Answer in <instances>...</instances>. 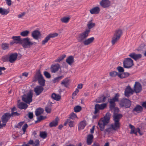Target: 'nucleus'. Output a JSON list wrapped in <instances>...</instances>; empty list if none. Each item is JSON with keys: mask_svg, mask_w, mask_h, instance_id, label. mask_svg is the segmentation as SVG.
<instances>
[{"mask_svg": "<svg viewBox=\"0 0 146 146\" xmlns=\"http://www.w3.org/2000/svg\"><path fill=\"white\" fill-rule=\"evenodd\" d=\"M40 135L41 137L45 139L47 137V134L45 131H42L40 132Z\"/></svg>", "mask_w": 146, "mask_h": 146, "instance_id": "obj_40", "label": "nucleus"}, {"mask_svg": "<svg viewBox=\"0 0 146 146\" xmlns=\"http://www.w3.org/2000/svg\"><path fill=\"white\" fill-rule=\"evenodd\" d=\"M129 75L130 74L129 73L124 72L122 73H119L118 75V77L121 79L125 78L129 76Z\"/></svg>", "mask_w": 146, "mask_h": 146, "instance_id": "obj_26", "label": "nucleus"}, {"mask_svg": "<svg viewBox=\"0 0 146 146\" xmlns=\"http://www.w3.org/2000/svg\"><path fill=\"white\" fill-rule=\"evenodd\" d=\"M31 35L32 36H39L41 35L39 31L35 30L32 32Z\"/></svg>", "mask_w": 146, "mask_h": 146, "instance_id": "obj_33", "label": "nucleus"}, {"mask_svg": "<svg viewBox=\"0 0 146 146\" xmlns=\"http://www.w3.org/2000/svg\"><path fill=\"white\" fill-rule=\"evenodd\" d=\"M52 37H46L45 39L42 41V44H45V43L47 42L48 40L50 39V38Z\"/></svg>", "mask_w": 146, "mask_h": 146, "instance_id": "obj_49", "label": "nucleus"}, {"mask_svg": "<svg viewBox=\"0 0 146 146\" xmlns=\"http://www.w3.org/2000/svg\"><path fill=\"white\" fill-rule=\"evenodd\" d=\"M133 65V61L130 58H126L123 62V66L125 68H130Z\"/></svg>", "mask_w": 146, "mask_h": 146, "instance_id": "obj_5", "label": "nucleus"}, {"mask_svg": "<svg viewBox=\"0 0 146 146\" xmlns=\"http://www.w3.org/2000/svg\"><path fill=\"white\" fill-rule=\"evenodd\" d=\"M69 19V17H64L61 19V21L62 22L66 23L68 22Z\"/></svg>", "mask_w": 146, "mask_h": 146, "instance_id": "obj_41", "label": "nucleus"}, {"mask_svg": "<svg viewBox=\"0 0 146 146\" xmlns=\"http://www.w3.org/2000/svg\"><path fill=\"white\" fill-rule=\"evenodd\" d=\"M116 102L113 98L110 99L109 101L110 103V109H112V108H114L115 104V102Z\"/></svg>", "mask_w": 146, "mask_h": 146, "instance_id": "obj_32", "label": "nucleus"}, {"mask_svg": "<svg viewBox=\"0 0 146 146\" xmlns=\"http://www.w3.org/2000/svg\"><path fill=\"white\" fill-rule=\"evenodd\" d=\"M64 77V76L62 75L54 78L52 80L53 83H55L56 82H58Z\"/></svg>", "mask_w": 146, "mask_h": 146, "instance_id": "obj_34", "label": "nucleus"}, {"mask_svg": "<svg viewBox=\"0 0 146 146\" xmlns=\"http://www.w3.org/2000/svg\"><path fill=\"white\" fill-rule=\"evenodd\" d=\"M112 129L113 130H114V129L113 128L112 126H111V125L110 127H109V128H107L106 129H104V132L105 133H106V132H108L109 133H110L111 131L110 129Z\"/></svg>", "mask_w": 146, "mask_h": 146, "instance_id": "obj_51", "label": "nucleus"}, {"mask_svg": "<svg viewBox=\"0 0 146 146\" xmlns=\"http://www.w3.org/2000/svg\"><path fill=\"white\" fill-rule=\"evenodd\" d=\"M46 118V116H43V115H40L39 117H37V119L38 120V121L40 122L42 120Z\"/></svg>", "mask_w": 146, "mask_h": 146, "instance_id": "obj_53", "label": "nucleus"}, {"mask_svg": "<svg viewBox=\"0 0 146 146\" xmlns=\"http://www.w3.org/2000/svg\"><path fill=\"white\" fill-rule=\"evenodd\" d=\"M111 116L109 112H107L104 118H102L98 122V125L101 131H103L104 129V127L109 122Z\"/></svg>", "mask_w": 146, "mask_h": 146, "instance_id": "obj_2", "label": "nucleus"}, {"mask_svg": "<svg viewBox=\"0 0 146 146\" xmlns=\"http://www.w3.org/2000/svg\"><path fill=\"white\" fill-rule=\"evenodd\" d=\"M17 106L20 109L25 110L27 108L28 105L24 102H21L18 104Z\"/></svg>", "mask_w": 146, "mask_h": 146, "instance_id": "obj_21", "label": "nucleus"}, {"mask_svg": "<svg viewBox=\"0 0 146 146\" xmlns=\"http://www.w3.org/2000/svg\"><path fill=\"white\" fill-rule=\"evenodd\" d=\"M134 91L137 93L140 92L142 90V87L141 84L139 82H136L134 86Z\"/></svg>", "mask_w": 146, "mask_h": 146, "instance_id": "obj_13", "label": "nucleus"}, {"mask_svg": "<svg viewBox=\"0 0 146 146\" xmlns=\"http://www.w3.org/2000/svg\"><path fill=\"white\" fill-rule=\"evenodd\" d=\"M37 81H38V83L40 85V86H41L43 87L45 86L46 81L44 78L43 76L41 78L38 80Z\"/></svg>", "mask_w": 146, "mask_h": 146, "instance_id": "obj_30", "label": "nucleus"}, {"mask_svg": "<svg viewBox=\"0 0 146 146\" xmlns=\"http://www.w3.org/2000/svg\"><path fill=\"white\" fill-rule=\"evenodd\" d=\"M9 44L7 43L2 44L1 45V48L3 50H6L9 48Z\"/></svg>", "mask_w": 146, "mask_h": 146, "instance_id": "obj_37", "label": "nucleus"}, {"mask_svg": "<svg viewBox=\"0 0 146 146\" xmlns=\"http://www.w3.org/2000/svg\"><path fill=\"white\" fill-rule=\"evenodd\" d=\"M95 25L94 23H92L90 21L88 22L87 25L88 29L86 30L85 32L82 33L81 35L80 36H87L90 31V29L93 27Z\"/></svg>", "mask_w": 146, "mask_h": 146, "instance_id": "obj_7", "label": "nucleus"}, {"mask_svg": "<svg viewBox=\"0 0 146 146\" xmlns=\"http://www.w3.org/2000/svg\"><path fill=\"white\" fill-rule=\"evenodd\" d=\"M44 88L43 86H37L34 88V91L36 95H39L43 91Z\"/></svg>", "mask_w": 146, "mask_h": 146, "instance_id": "obj_12", "label": "nucleus"}, {"mask_svg": "<svg viewBox=\"0 0 146 146\" xmlns=\"http://www.w3.org/2000/svg\"><path fill=\"white\" fill-rule=\"evenodd\" d=\"M119 93L115 94V96L113 98L115 101L118 102L119 101Z\"/></svg>", "mask_w": 146, "mask_h": 146, "instance_id": "obj_52", "label": "nucleus"}, {"mask_svg": "<svg viewBox=\"0 0 146 146\" xmlns=\"http://www.w3.org/2000/svg\"><path fill=\"white\" fill-rule=\"evenodd\" d=\"M66 62L69 65H71L74 62L73 57L72 56H70L66 59Z\"/></svg>", "mask_w": 146, "mask_h": 146, "instance_id": "obj_31", "label": "nucleus"}, {"mask_svg": "<svg viewBox=\"0 0 146 146\" xmlns=\"http://www.w3.org/2000/svg\"><path fill=\"white\" fill-rule=\"evenodd\" d=\"M28 127V125L27 123L25 124L22 127V129L23 131V134H25L26 129Z\"/></svg>", "mask_w": 146, "mask_h": 146, "instance_id": "obj_54", "label": "nucleus"}, {"mask_svg": "<svg viewBox=\"0 0 146 146\" xmlns=\"http://www.w3.org/2000/svg\"><path fill=\"white\" fill-rule=\"evenodd\" d=\"M7 4L9 6H10L11 4V0H5Z\"/></svg>", "mask_w": 146, "mask_h": 146, "instance_id": "obj_63", "label": "nucleus"}, {"mask_svg": "<svg viewBox=\"0 0 146 146\" xmlns=\"http://www.w3.org/2000/svg\"><path fill=\"white\" fill-rule=\"evenodd\" d=\"M134 91L129 86H127L125 90V95L127 98L130 97V94H132Z\"/></svg>", "mask_w": 146, "mask_h": 146, "instance_id": "obj_11", "label": "nucleus"}, {"mask_svg": "<svg viewBox=\"0 0 146 146\" xmlns=\"http://www.w3.org/2000/svg\"><path fill=\"white\" fill-rule=\"evenodd\" d=\"M43 76L41 73L40 70H37L34 75L33 79V82H36L39 79L41 78Z\"/></svg>", "mask_w": 146, "mask_h": 146, "instance_id": "obj_10", "label": "nucleus"}, {"mask_svg": "<svg viewBox=\"0 0 146 146\" xmlns=\"http://www.w3.org/2000/svg\"><path fill=\"white\" fill-rule=\"evenodd\" d=\"M131 104V101L125 98L121 100L119 103V105L121 107H125V108H129Z\"/></svg>", "mask_w": 146, "mask_h": 146, "instance_id": "obj_6", "label": "nucleus"}, {"mask_svg": "<svg viewBox=\"0 0 146 146\" xmlns=\"http://www.w3.org/2000/svg\"><path fill=\"white\" fill-rule=\"evenodd\" d=\"M103 98H102V100H100L99 101H97L96 103H100L102 102H105L106 100V99L107 98V97L106 96H103Z\"/></svg>", "mask_w": 146, "mask_h": 146, "instance_id": "obj_58", "label": "nucleus"}, {"mask_svg": "<svg viewBox=\"0 0 146 146\" xmlns=\"http://www.w3.org/2000/svg\"><path fill=\"white\" fill-rule=\"evenodd\" d=\"M51 97L52 99L56 101H59L61 98L60 95L56 94L55 93H53L52 94Z\"/></svg>", "mask_w": 146, "mask_h": 146, "instance_id": "obj_29", "label": "nucleus"}, {"mask_svg": "<svg viewBox=\"0 0 146 146\" xmlns=\"http://www.w3.org/2000/svg\"><path fill=\"white\" fill-rule=\"evenodd\" d=\"M11 117L10 113L8 112L5 113L1 117V121L3 123H6Z\"/></svg>", "mask_w": 146, "mask_h": 146, "instance_id": "obj_9", "label": "nucleus"}, {"mask_svg": "<svg viewBox=\"0 0 146 146\" xmlns=\"http://www.w3.org/2000/svg\"><path fill=\"white\" fill-rule=\"evenodd\" d=\"M21 37H12L14 42L12 44L15 43L21 44L24 48H30L33 45H35L36 43L35 42H32L30 38L28 37L22 39Z\"/></svg>", "mask_w": 146, "mask_h": 146, "instance_id": "obj_1", "label": "nucleus"}, {"mask_svg": "<svg viewBox=\"0 0 146 146\" xmlns=\"http://www.w3.org/2000/svg\"><path fill=\"white\" fill-rule=\"evenodd\" d=\"M69 80L68 78H66L61 82V84L64 85V87L67 88L69 85Z\"/></svg>", "mask_w": 146, "mask_h": 146, "instance_id": "obj_27", "label": "nucleus"}, {"mask_svg": "<svg viewBox=\"0 0 146 146\" xmlns=\"http://www.w3.org/2000/svg\"><path fill=\"white\" fill-rule=\"evenodd\" d=\"M24 123V121L21 122L18 124L17 125L19 127H20V128L23 125Z\"/></svg>", "mask_w": 146, "mask_h": 146, "instance_id": "obj_64", "label": "nucleus"}, {"mask_svg": "<svg viewBox=\"0 0 146 146\" xmlns=\"http://www.w3.org/2000/svg\"><path fill=\"white\" fill-rule=\"evenodd\" d=\"M94 139V136L92 134H89L87 137L86 143L88 145H90L91 144Z\"/></svg>", "mask_w": 146, "mask_h": 146, "instance_id": "obj_20", "label": "nucleus"}, {"mask_svg": "<svg viewBox=\"0 0 146 146\" xmlns=\"http://www.w3.org/2000/svg\"><path fill=\"white\" fill-rule=\"evenodd\" d=\"M66 57V55L65 54H62L60 57H58L55 60V62H60L61 60H63Z\"/></svg>", "mask_w": 146, "mask_h": 146, "instance_id": "obj_39", "label": "nucleus"}, {"mask_svg": "<svg viewBox=\"0 0 146 146\" xmlns=\"http://www.w3.org/2000/svg\"><path fill=\"white\" fill-rule=\"evenodd\" d=\"M94 38V37H91L87 39H85V41L84 43V45H88L92 43Z\"/></svg>", "mask_w": 146, "mask_h": 146, "instance_id": "obj_23", "label": "nucleus"}, {"mask_svg": "<svg viewBox=\"0 0 146 146\" xmlns=\"http://www.w3.org/2000/svg\"><path fill=\"white\" fill-rule=\"evenodd\" d=\"M86 37H78L77 39L78 41L80 42H82L84 44L85 38Z\"/></svg>", "mask_w": 146, "mask_h": 146, "instance_id": "obj_43", "label": "nucleus"}, {"mask_svg": "<svg viewBox=\"0 0 146 146\" xmlns=\"http://www.w3.org/2000/svg\"><path fill=\"white\" fill-rule=\"evenodd\" d=\"M44 75L47 78H50L51 77V75L50 73L46 71H44L43 72Z\"/></svg>", "mask_w": 146, "mask_h": 146, "instance_id": "obj_44", "label": "nucleus"}, {"mask_svg": "<svg viewBox=\"0 0 146 146\" xmlns=\"http://www.w3.org/2000/svg\"><path fill=\"white\" fill-rule=\"evenodd\" d=\"M44 111V109L40 107L37 108L35 111V115L38 117L43 113Z\"/></svg>", "mask_w": 146, "mask_h": 146, "instance_id": "obj_22", "label": "nucleus"}, {"mask_svg": "<svg viewBox=\"0 0 146 146\" xmlns=\"http://www.w3.org/2000/svg\"><path fill=\"white\" fill-rule=\"evenodd\" d=\"M82 110V107L79 106H77L74 108V110L75 112H78Z\"/></svg>", "mask_w": 146, "mask_h": 146, "instance_id": "obj_42", "label": "nucleus"}, {"mask_svg": "<svg viewBox=\"0 0 146 146\" xmlns=\"http://www.w3.org/2000/svg\"><path fill=\"white\" fill-rule=\"evenodd\" d=\"M111 111L114 110V112L113 113H118L119 111V109L118 108L115 107L114 106V108H112V109H110Z\"/></svg>", "mask_w": 146, "mask_h": 146, "instance_id": "obj_55", "label": "nucleus"}, {"mask_svg": "<svg viewBox=\"0 0 146 146\" xmlns=\"http://www.w3.org/2000/svg\"><path fill=\"white\" fill-rule=\"evenodd\" d=\"M45 111L47 113H50L51 112V110L50 108L46 107L45 108Z\"/></svg>", "mask_w": 146, "mask_h": 146, "instance_id": "obj_60", "label": "nucleus"}, {"mask_svg": "<svg viewBox=\"0 0 146 146\" xmlns=\"http://www.w3.org/2000/svg\"><path fill=\"white\" fill-rule=\"evenodd\" d=\"M100 11L99 7H96L91 9L90 10V13L92 14H97L99 13Z\"/></svg>", "mask_w": 146, "mask_h": 146, "instance_id": "obj_25", "label": "nucleus"}, {"mask_svg": "<svg viewBox=\"0 0 146 146\" xmlns=\"http://www.w3.org/2000/svg\"><path fill=\"white\" fill-rule=\"evenodd\" d=\"M143 111L142 107L139 105L137 104L135 108L132 110V112L135 111L137 113H139L142 112Z\"/></svg>", "mask_w": 146, "mask_h": 146, "instance_id": "obj_19", "label": "nucleus"}, {"mask_svg": "<svg viewBox=\"0 0 146 146\" xmlns=\"http://www.w3.org/2000/svg\"><path fill=\"white\" fill-rule=\"evenodd\" d=\"M27 115H28L29 118L30 119H32L33 117V112H29Z\"/></svg>", "mask_w": 146, "mask_h": 146, "instance_id": "obj_56", "label": "nucleus"}, {"mask_svg": "<svg viewBox=\"0 0 146 146\" xmlns=\"http://www.w3.org/2000/svg\"><path fill=\"white\" fill-rule=\"evenodd\" d=\"M123 33L122 31L120 29L117 30L114 34V36H121Z\"/></svg>", "mask_w": 146, "mask_h": 146, "instance_id": "obj_36", "label": "nucleus"}, {"mask_svg": "<svg viewBox=\"0 0 146 146\" xmlns=\"http://www.w3.org/2000/svg\"><path fill=\"white\" fill-rule=\"evenodd\" d=\"M74 121H70L69 122V123H68V125H69V126L70 127H72L74 126Z\"/></svg>", "mask_w": 146, "mask_h": 146, "instance_id": "obj_62", "label": "nucleus"}, {"mask_svg": "<svg viewBox=\"0 0 146 146\" xmlns=\"http://www.w3.org/2000/svg\"><path fill=\"white\" fill-rule=\"evenodd\" d=\"M60 68V66L58 64H56L54 65H52L50 68L51 72L52 73H56L58 70Z\"/></svg>", "mask_w": 146, "mask_h": 146, "instance_id": "obj_16", "label": "nucleus"}, {"mask_svg": "<svg viewBox=\"0 0 146 146\" xmlns=\"http://www.w3.org/2000/svg\"><path fill=\"white\" fill-rule=\"evenodd\" d=\"M107 106V104L103 103L101 104H96L95 105V111L94 113L95 114H97L99 112L100 110H103Z\"/></svg>", "mask_w": 146, "mask_h": 146, "instance_id": "obj_8", "label": "nucleus"}, {"mask_svg": "<svg viewBox=\"0 0 146 146\" xmlns=\"http://www.w3.org/2000/svg\"><path fill=\"white\" fill-rule=\"evenodd\" d=\"M100 5L104 8H106L110 5V2L108 0H102L100 2Z\"/></svg>", "mask_w": 146, "mask_h": 146, "instance_id": "obj_14", "label": "nucleus"}, {"mask_svg": "<svg viewBox=\"0 0 146 146\" xmlns=\"http://www.w3.org/2000/svg\"><path fill=\"white\" fill-rule=\"evenodd\" d=\"M20 115V113H18L17 111L13 112H11V113H10V115L11 117H13V116H18Z\"/></svg>", "mask_w": 146, "mask_h": 146, "instance_id": "obj_50", "label": "nucleus"}, {"mask_svg": "<svg viewBox=\"0 0 146 146\" xmlns=\"http://www.w3.org/2000/svg\"><path fill=\"white\" fill-rule=\"evenodd\" d=\"M76 115L74 112L72 113L70 115L69 118L72 119H74L75 118H77Z\"/></svg>", "mask_w": 146, "mask_h": 146, "instance_id": "obj_48", "label": "nucleus"}, {"mask_svg": "<svg viewBox=\"0 0 146 146\" xmlns=\"http://www.w3.org/2000/svg\"><path fill=\"white\" fill-rule=\"evenodd\" d=\"M9 12V11L8 9H3L0 7V14L3 15H6L8 14Z\"/></svg>", "mask_w": 146, "mask_h": 146, "instance_id": "obj_28", "label": "nucleus"}, {"mask_svg": "<svg viewBox=\"0 0 146 146\" xmlns=\"http://www.w3.org/2000/svg\"><path fill=\"white\" fill-rule=\"evenodd\" d=\"M29 33V31L26 30L21 32L20 34V35L21 36H28V34Z\"/></svg>", "mask_w": 146, "mask_h": 146, "instance_id": "obj_45", "label": "nucleus"}, {"mask_svg": "<svg viewBox=\"0 0 146 146\" xmlns=\"http://www.w3.org/2000/svg\"><path fill=\"white\" fill-rule=\"evenodd\" d=\"M79 90L78 89L76 88L75 90V91L73 92V93L72 94V96H76L77 95V93H78L79 92Z\"/></svg>", "mask_w": 146, "mask_h": 146, "instance_id": "obj_61", "label": "nucleus"}, {"mask_svg": "<svg viewBox=\"0 0 146 146\" xmlns=\"http://www.w3.org/2000/svg\"><path fill=\"white\" fill-rule=\"evenodd\" d=\"M40 142L38 140L36 139L33 144V146H39L40 145Z\"/></svg>", "mask_w": 146, "mask_h": 146, "instance_id": "obj_57", "label": "nucleus"}, {"mask_svg": "<svg viewBox=\"0 0 146 146\" xmlns=\"http://www.w3.org/2000/svg\"><path fill=\"white\" fill-rule=\"evenodd\" d=\"M122 117L123 115L121 114L113 113V117L114 123V125L111 124V126L114 130H116L117 129L119 128L120 123L119 121Z\"/></svg>", "mask_w": 146, "mask_h": 146, "instance_id": "obj_3", "label": "nucleus"}, {"mask_svg": "<svg viewBox=\"0 0 146 146\" xmlns=\"http://www.w3.org/2000/svg\"><path fill=\"white\" fill-rule=\"evenodd\" d=\"M120 37H112L111 40V42L112 45L116 43L120 39Z\"/></svg>", "mask_w": 146, "mask_h": 146, "instance_id": "obj_35", "label": "nucleus"}, {"mask_svg": "<svg viewBox=\"0 0 146 146\" xmlns=\"http://www.w3.org/2000/svg\"><path fill=\"white\" fill-rule=\"evenodd\" d=\"M129 56L135 61H136L138 59L141 58L142 56V55L141 54H137L134 52L130 54L129 55Z\"/></svg>", "mask_w": 146, "mask_h": 146, "instance_id": "obj_15", "label": "nucleus"}, {"mask_svg": "<svg viewBox=\"0 0 146 146\" xmlns=\"http://www.w3.org/2000/svg\"><path fill=\"white\" fill-rule=\"evenodd\" d=\"M33 95L32 92L30 91L27 95L24 94L22 96V100L27 104H29L32 101Z\"/></svg>", "mask_w": 146, "mask_h": 146, "instance_id": "obj_4", "label": "nucleus"}, {"mask_svg": "<svg viewBox=\"0 0 146 146\" xmlns=\"http://www.w3.org/2000/svg\"><path fill=\"white\" fill-rule=\"evenodd\" d=\"M117 70L119 72V73H123L124 71V69L123 67L121 66H118L117 68Z\"/></svg>", "mask_w": 146, "mask_h": 146, "instance_id": "obj_47", "label": "nucleus"}, {"mask_svg": "<svg viewBox=\"0 0 146 146\" xmlns=\"http://www.w3.org/2000/svg\"><path fill=\"white\" fill-rule=\"evenodd\" d=\"M58 34L57 33H52L49 34L47 36H57Z\"/></svg>", "mask_w": 146, "mask_h": 146, "instance_id": "obj_59", "label": "nucleus"}, {"mask_svg": "<svg viewBox=\"0 0 146 146\" xmlns=\"http://www.w3.org/2000/svg\"><path fill=\"white\" fill-rule=\"evenodd\" d=\"M17 56V53H14L11 54L9 57V61L11 63H13L16 60Z\"/></svg>", "mask_w": 146, "mask_h": 146, "instance_id": "obj_17", "label": "nucleus"}, {"mask_svg": "<svg viewBox=\"0 0 146 146\" xmlns=\"http://www.w3.org/2000/svg\"><path fill=\"white\" fill-rule=\"evenodd\" d=\"M86 121L85 120H84L81 121L78 125V129L80 130L84 129L86 126Z\"/></svg>", "mask_w": 146, "mask_h": 146, "instance_id": "obj_24", "label": "nucleus"}, {"mask_svg": "<svg viewBox=\"0 0 146 146\" xmlns=\"http://www.w3.org/2000/svg\"><path fill=\"white\" fill-rule=\"evenodd\" d=\"M59 120V119L58 117H57L54 120H53L49 123V127H56L58 125Z\"/></svg>", "mask_w": 146, "mask_h": 146, "instance_id": "obj_18", "label": "nucleus"}, {"mask_svg": "<svg viewBox=\"0 0 146 146\" xmlns=\"http://www.w3.org/2000/svg\"><path fill=\"white\" fill-rule=\"evenodd\" d=\"M119 74V73L115 71L111 72L109 73L110 76L111 77H115L117 76L118 77V75Z\"/></svg>", "mask_w": 146, "mask_h": 146, "instance_id": "obj_38", "label": "nucleus"}, {"mask_svg": "<svg viewBox=\"0 0 146 146\" xmlns=\"http://www.w3.org/2000/svg\"><path fill=\"white\" fill-rule=\"evenodd\" d=\"M2 60L4 62H6L9 61V56L8 55H6L3 56L2 57Z\"/></svg>", "mask_w": 146, "mask_h": 146, "instance_id": "obj_46", "label": "nucleus"}]
</instances>
